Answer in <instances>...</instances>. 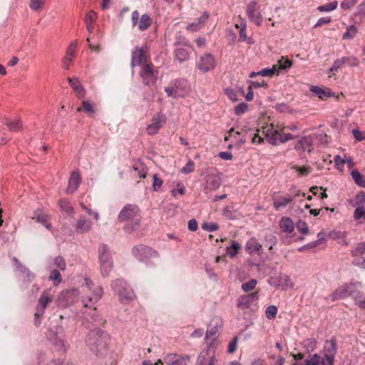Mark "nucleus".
<instances>
[{
    "mask_svg": "<svg viewBox=\"0 0 365 365\" xmlns=\"http://www.w3.org/2000/svg\"><path fill=\"white\" fill-rule=\"evenodd\" d=\"M324 354L309 355L303 362H295L292 365H334V357L337 351L335 339L326 341L324 347Z\"/></svg>",
    "mask_w": 365,
    "mask_h": 365,
    "instance_id": "obj_1",
    "label": "nucleus"
},
{
    "mask_svg": "<svg viewBox=\"0 0 365 365\" xmlns=\"http://www.w3.org/2000/svg\"><path fill=\"white\" fill-rule=\"evenodd\" d=\"M108 334L99 329L91 330L86 338V346L96 356H103L108 352Z\"/></svg>",
    "mask_w": 365,
    "mask_h": 365,
    "instance_id": "obj_2",
    "label": "nucleus"
},
{
    "mask_svg": "<svg viewBox=\"0 0 365 365\" xmlns=\"http://www.w3.org/2000/svg\"><path fill=\"white\" fill-rule=\"evenodd\" d=\"M118 220L120 222H125V230L127 232H132L140 225V210L133 204L126 205L119 212Z\"/></svg>",
    "mask_w": 365,
    "mask_h": 365,
    "instance_id": "obj_3",
    "label": "nucleus"
},
{
    "mask_svg": "<svg viewBox=\"0 0 365 365\" xmlns=\"http://www.w3.org/2000/svg\"><path fill=\"white\" fill-rule=\"evenodd\" d=\"M351 297L354 299L362 297L361 292L358 289L356 284L346 283L336 289L329 296L331 302Z\"/></svg>",
    "mask_w": 365,
    "mask_h": 365,
    "instance_id": "obj_4",
    "label": "nucleus"
},
{
    "mask_svg": "<svg viewBox=\"0 0 365 365\" xmlns=\"http://www.w3.org/2000/svg\"><path fill=\"white\" fill-rule=\"evenodd\" d=\"M83 287L86 293V296L83 299V305L85 307H92L101 298L102 288L93 287V282L88 279H86V284Z\"/></svg>",
    "mask_w": 365,
    "mask_h": 365,
    "instance_id": "obj_5",
    "label": "nucleus"
},
{
    "mask_svg": "<svg viewBox=\"0 0 365 365\" xmlns=\"http://www.w3.org/2000/svg\"><path fill=\"white\" fill-rule=\"evenodd\" d=\"M98 258L101 274L106 277L109 275L113 267V262L108 246L101 244L98 248Z\"/></svg>",
    "mask_w": 365,
    "mask_h": 365,
    "instance_id": "obj_6",
    "label": "nucleus"
},
{
    "mask_svg": "<svg viewBox=\"0 0 365 365\" xmlns=\"http://www.w3.org/2000/svg\"><path fill=\"white\" fill-rule=\"evenodd\" d=\"M112 289L118 294L121 302L127 303L135 297L133 289L122 279H117L111 283Z\"/></svg>",
    "mask_w": 365,
    "mask_h": 365,
    "instance_id": "obj_7",
    "label": "nucleus"
},
{
    "mask_svg": "<svg viewBox=\"0 0 365 365\" xmlns=\"http://www.w3.org/2000/svg\"><path fill=\"white\" fill-rule=\"evenodd\" d=\"M263 133L265 134L266 140L273 145L284 143L294 138V136L291 133H285L283 131L274 130L273 128H267Z\"/></svg>",
    "mask_w": 365,
    "mask_h": 365,
    "instance_id": "obj_8",
    "label": "nucleus"
},
{
    "mask_svg": "<svg viewBox=\"0 0 365 365\" xmlns=\"http://www.w3.org/2000/svg\"><path fill=\"white\" fill-rule=\"evenodd\" d=\"M132 253L135 258L145 263L152 258L158 257V253L155 250L143 245L135 246L132 249Z\"/></svg>",
    "mask_w": 365,
    "mask_h": 365,
    "instance_id": "obj_9",
    "label": "nucleus"
},
{
    "mask_svg": "<svg viewBox=\"0 0 365 365\" xmlns=\"http://www.w3.org/2000/svg\"><path fill=\"white\" fill-rule=\"evenodd\" d=\"M246 14L249 20L259 26L263 21V16L260 7L255 1H251L246 7Z\"/></svg>",
    "mask_w": 365,
    "mask_h": 365,
    "instance_id": "obj_10",
    "label": "nucleus"
},
{
    "mask_svg": "<svg viewBox=\"0 0 365 365\" xmlns=\"http://www.w3.org/2000/svg\"><path fill=\"white\" fill-rule=\"evenodd\" d=\"M258 300L259 292H254L240 297L237 299V305L241 309H250L255 310L257 307Z\"/></svg>",
    "mask_w": 365,
    "mask_h": 365,
    "instance_id": "obj_11",
    "label": "nucleus"
},
{
    "mask_svg": "<svg viewBox=\"0 0 365 365\" xmlns=\"http://www.w3.org/2000/svg\"><path fill=\"white\" fill-rule=\"evenodd\" d=\"M140 76L145 86L154 85L158 79V71L154 69L152 63L143 66Z\"/></svg>",
    "mask_w": 365,
    "mask_h": 365,
    "instance_id": "obj_12",
    "label": "nucleus"
},
{
    "mask_svg": "<svg viewBox=\"0 0 365 365\" xmlns=\"http://www.w3.org/2000/svg\"><path fill=\"white\" fill-rule=\"evenodd\" d=\"M53 299V295L51 294L50 289L44 290L38 300V304L36 307V312L35 313V316L36 318H39L43 316V312L47 307L48 304L51 303Z\"/></svg>",
    "mask_w": 365,
    "mask_h": 365,
    "instance_id": "obj_13",
    "label": "nucleus"
},
{
    "mask_svg": "<svg viewBox=\"0 0 365 365\" xmlns=\"http://www.w3.org/2000/svg\"><path fill=\"white\" fill-rule=\"evenodd\" d=\"M151 123L147 126V132L149 135H155L163 126L166 122V117L161 113L155 114Z\"/></svg>",
    "mask_w": 365,
    "mask_h": 365,
    "instance_id": "obj_14",
    "label": "nucleus"
},
{
    "mask_svg": "<svg viewBox=\"0 0 365 365\" xmlns=\"http://www.w3.org/2000/svg\"><path fill=\"white\" fill-rule=\"evenodd\" d=\"M215 351L209 348L200 352L195 365H217Z\"/></svg>",
    "mask_w": 365,
    "mask_h": 365,
    "instance_id": "obj_15",
    "label": "nucleus"
},
{
    "mask_svg": "<svg viewBox=\"0 0 365 365\" xmlns=\"http://www.w3.org/2000/svg\"><path fill=\"white\" fill-rule=\"evenodd\" d=\"M147 47H136L132 53L131 66L133 67L141 65L143 62L147 61Z\"/></svg>",
    "mask_w": 365,
    "mask_h": 365,
    "instance_id": "obj_16",
    "label": "nucleus"
},
{
    "mask_svg": "<svg viewBox=\"0 0 365 365\" xmlns=\"http://www.w3.org/2000/svg\"><path fill=\"white\" fill-rule=\"evenodd\" d=\"M215 66V61L213 56L210 53H205L201 56L197 63L198 68L203 73L213 69Z\"/></svg>",
    "mask_w": 365,
    "mask_h": 365,
    "instance_id": "obj_17",
    "label": "nucleus"
},
{
    "mask_svg": "<svg viewBox=\"0 0 365 365\" xmlns=\"http://www.w3.org/2000/svg\"><path fill=\"white\" fill-rule=\"evenodd\" d=\"M12 261L16 267V270L24 277L25 281L30 282L34 279L35 274L32 273L26 266L22 264L16 257H14L12 258Z\"/></svg>",
    "mask_w": 365,
    "mask_h": 365,
    "instance_id": "obj_18",
    "label": "nucleus"
},
{
    "mask_svg": "<svg viewBox=\"0 0 365 365\" xmlns=\"http://www.w3.org/2000/svg\"><path fill=\"white\" fill-rule=\"evenodd\" d=\"M68 81L73 89L76 97L80 100L84 99L86 96V90L82 86L79 79L76 77L68 78Z\"/></svg>",
    "mask_w": 365,
    "mask_h": 365,
    "instance_id": "obj_19",
    "label": "nucleus"
},
{
    "mask_svg": "<svg viewBox=\"0 0 365 365\" xmlns=\"http://www.w3.org/2000/svg\"><path fill=\"white\" fill-rule=\"evenodd\" d=\"M77 43L76 41H73L67 48L66 55L65 58L62 60V67L68 70L69 68L71 62L73 61L76 51Z\"/></svg>",
    "mask_w": 365,
    "mask_h": 365,
    "instance_id": "obj_20",
    "label": "nucleus"
},
{
    "mask_svg": "<svg viewBox=\"0 0 365 365\" xmlns=\"http://www.w3.org/2000/svg\"><path fill=\"white\" fill-rule=\"evenodd\" d=\"M295 149L299 153L305 151L310 153L312 149V138L310 136L301 138L295 145Z\"/></svg>",
    "mask_w": 365,
    "mask_h": 365,
    "instance_id": "obj_21",
    "label": "nucleus"
},
{
    "mask_svg": "<svg viewBox=\"0 0 365 365\" xmlns=\"http://www.w3.org/2000/svg\"><path fill=\"white\" fill-rule=\"evenodd\" d=\"M81 182V175L78 172H73L68 180V185L66 189V193H73L79 187Z\"/></svg>",
    "mask_w": 365,
    "mask_h": 365,
    "instance_id": "obj_22",
    "label": "nucleus"
},
{
    "mask_svg": "<svg viewBox=\"0 0 365 365\" xmlns=\"http://www.w3.org/2000/svg\"><path fill=\"white\" fill-rule=\"evenodd\" d=\"M172 85L174 86L176 92L180 93V97H183L189 92V86L186 80H175Z\"/></svg>",
    "mask_w": 365,
    "mask_h": 365,
    "instance_id": "obj_23",
    "label": "nucleus"
},
{
    "mask_svg": "<svg viewBox=\"0 0 365 365\" xmlns=\"http://www.w3.org/2000/svg\"><path fill=\"white\" fill-rule=\"evenodd\" d=\"M310 91L321 99H324L334 96L331 89L328 88H321L317 86H312L310 88Z\"/></svg>",
    "mask_w": 365,
    "mask_h": 365,
    "instance_id": "obj_24",
    "label": "nucleus"
},
{
    "mask_svg": "<svg viewBox=\"0 0 365 365\" xmlns=\"http://www.w3.org/2000/svg\"><path fill=\"white\" fill-rule=\"evenodd\" d=\"M293 200L294 196L290 195L279 197L274 200L273 207L278 210L282 207H287L289 203L292 202Z\"/></svg>",
    "mask_w": 365,
    "mask_h": 365,
    "instance_id": "obj_25",
    "label": "nucleus"
},
{
    "mask_svg": "<svg viewBox=\"0 0 365 365\" xmlns=\"http://www.w3.org/2000/svg\"><path fill=\"white\" fill-rule=\"evenodd\" d=\"M245 250L249 254L260 253L262 245L255 238H251L245 245Z\"/></svg>",
    "mask_w": 365,
    "mask_h": 365,
    "instance_id": "obj_26",
    "label": "nucleus"
},
{
    "mask_svg": "<svg viewBox=\"0 0 365 365\" xmlns=\"http://www.w3.org/2000/svg\"><path fill=\"white\" fill-rule=\"evenodd\" d=\"M92 222L84 217L79 218L76 224V230L81 233L86 232L91 229Z\"/></svg>",
    "mask_w": 365,
    "mask_h": 365,
    "instance_id": "obj_27",
    "label": "nucleus"
},
{
    "mask_svg": "<svg viewBox=\"0 0 365 365\" xmlns=\"http://www.w3.org/2000/svg\"><path fill=\"white\" fill-rule=\"evenodd\" d=\"M33 219H36L38 222L42 224L46 229L51 230V225L48 222L49 217L46 214L37 210L34 212Z\"/></svg>",
    "mask_w": 365,
    "mask_h": 365,
    "instance_id": "obj_28",
    "label": "nucleus"
},
{
    "mask_svg": "<svg viewBox=\"0 0 365 365\" xmlns=\"http://www.w3.org/2000/svg\"><path fill=\"white\" fill-rule=\"evenodd\" d=\"M220 328L221 324H209L206 333V338L210 339L211 340H215V339H217L219 335Z\"/></svg>",
    "mask_w": 365,
    "mask_h": 365,
    "instance_id": "obj_29",
    "label": "nucleus"
},
{
    "mask_svg": "<svg viewBox=\"0 0 365 365\" xmlns=\"http://www.w3.org/2000/svg\"><path fill=\"white\" fill-rule=\"evenodd\" d=\"M279 227L284 232L291 233L294 229V223L289 217H283L279 222Z\"/></svg>",
    "mask_w": 365,
    "mask_h": 365,
    "instance_id": "obj_30",
    "label": "nucleus"
},
{
    "mask_svg": "<svg viewBox=\"0 0 365 365\" xmlns=\"http://www.w3.org/2000/svg\"><path fill=\"white\" fill-rule=\"evenodd\" d=\"M134 171V175L138 176L140 178H145L147 174V168L141 162H135L133 166Z\"/></svg>",
    "mask_w": 365,
    "mask_h": 365,
    "instance_id": "obj_31",
    "label": "nucleus"
},
{
    "mask_svg": "<svg viewBox=\"0 0 365 365\" xmlns=\"http://www.w3.org/2000/svg\"><path fill=\"white\" fill-rule=\"evenodd\" d=\"M78 112L84 111L88 115L91 116L95 113L94 105L88 101L83 99L81 106L77 108Z\"/></svg>",
    "mask_w": 365,
    "mask_h": 365,
    "instance_id": "obj_32",
    "label": "nucleus"
},
{
    "mask_svg": "<svg viewBox=\"0 0 365 365\" xmlns=\"http://www.w3.org/2000/svg\"><path fill=\"white\" fill-rule=\"evenodd\" d=\"M152 19L148 14H143L140 16L139 22H138V27L140 31H145L151 25Z\"/></svg>",
    "mask_w": 365,
    "mask_h": 365,
    "instance_id": "obj_33",
    "label": "nucleus"
},
{
    "mask_svg": "<svg viewBox=\"0 0 365 365\" xmlns=\"http://www.w3.org/2000/svg\"><path fill=\"white\" fill-rule=\"evenodd\" d=\"M97 15L93 11H88L85 17V22L86 24V28L88 31L91 33L93 30V23L96 19Z\"/></svg>",
    "mask_w": 365,
    "mask_h": 365,
    "instance_id": "obj_34",
    "label": "nucleus"
},
{
    "mask_svg": "<svg viewBox=\"0 0 365 365\" xmlns=\"http://www.w3.org/2000/svg\"><path fill=\"white\" fill-rule=\"evenodd\" d=\"M175 57L179 62H184L189 58V51L184 47H179L175 51Z\"/></svg>",
    "mask_w": 365,
    "mask_h": 365,
    "instance_id": "obj_35",
    "label": "nucleus"
},
{
    "mask_svg": "<svg viewBox=\"0 0 365 365\" xmlns=\"http://www.w3.org/2000/svg\"><path fill=\"white\" fill-rule=\"evenodd\" d=\"M240 248L241 245L239 242L232 241L231 245L227 247V255L233 258L237 255Z\"/></svg>",
    "mask_w": 365,
    "mask_h": 365,
    "instance_id": "obj_36",
    "label": "nucleus"
},
{
    "mask_svg": "<svg viewBox=\"0 0 365 365\" xmlns=\"http://www.w3.org/2000/svg\"><path fill=\"white\" fill-rule=\"evenodd\" d=\"M351 175L356 185L361 187H365V178L358 170H352Z\"/></svg>",
    "mask_w": 365,
    "mask_h": 365,
    "instance_id": "obj_37",
    "label": "nucleus"
},
{
    "mask_svg": "<svg viewBox=\"0 0 365 365\" xmlns=\"http://www.w3.org/2000/svg\"><path fill=\"white\" fill-rule=\"evenodd\" d=\"M86 41L92 51L95 52H99L101 51V42L98 37L96 38V39L95 36L92 38L88 37Z\"/></svg>",
    "mask_w": 365,
    "mask_h": 365,
    "instance_id": "obj_38",
    "label": "nucleus"
},
{
    "mask_svg": "<svg viewBox=\"0 0 365 365\" xmlns=\"http://www.w3.org/2000/svg\"><path fill=\"white\" fill-rule=\"evenodd\" d=\"M207 187L210 190H216L220 186L221 182L218 177L209 176L206 180Z\"/></svg>",
    "mask_w": 365,
    "mask_h": 365,
    "instance_id": "obj_39",
    "label": "nucleus"
},
{
    "mask_svg": "<svg viewBox=\"0 0 365 365\" xmlns=\"http://www.w3.org/2000/svg\"><path fill=\"white\" fill-rule=\"evenodd\" d=\"M5 124L7 125L9 130L13 132H18L22 129V123L19 120L16 121L6 120Z\"/></svg>",
    "mask_w": 365,
    "mask_h": 365,
    "instance_id": "obj_40",
    "label": "nucleus"
},
{
    "mask_svg": "<svg viewBox=\"0 0 365 365\" xmlns=\"http://www.w3.org/2000/svg\"><path fill=\"white\" fill-rule=\"evenodd\" d=\"M337 6L338 2L336 1H334L331 3L319 6L317 7V10L321 12H329L335 10L337 8Z\"/></svg>",
    "mask_w": 365,
    "mask_h": 365,
    "instance_id": "obj_41",
    "label": "nucleus"
},
{
    "mask_svg": "<svg viewBox=\"0 0 365 365\" xmlns=\"http://www.w3.org/2000/svg\"><path fill=\"white\" fill-rule=\"evenodd\" d=\"M358 32L357 28L354 26H349L347 27L346 32L343 34V39H353Z\"/></svg>",
    "mask_w": 365,
    "mask_h": 365,
    "instance_id": "obj_42",
    "label": "nucleus"
},
{
    "mask_svg": "<svg viewBox=\"0 0 365 365\" xmlns=\"http://www.w3.org/2000/svg\"><path fill=\"white\" fill-rule=\"evenodd\" d=\"M353 257H356L365 254V242L358 243L356 247L351 250Z\"/></svg>",
    "mask_w": 365,
    "mask_h": 365,
    "instance_id": "obj_43",
    "label": "nucleus"
},
{
    "mask_svg": "<svg viewBox=\"0 0 365 365\" xmlns=\"http://www.w3.org/2000/svg\"><path fill=\"white\" fill-rule=\"evenodd\" d=\"M257 284V280L252 279L247 282L242 283L241 288L245 292H248L250 291L253 290L255 288Z\"/></svg>",
    "mask_w": 365,
    "mask_h": 365,
    "instance_id": "obj_44",
    "label": "nucleus"
},
{
    "mask_svg": "<svg viewBox=\"0 0 365 365\" xmlns=\"http://www.w3.org/2000/svg\"><path fill=\"white\" fill-rule=\"evenodd\" d=\"M48 279L50 280H53L54 282L55 285L59 284L62 281L61 274L60 272L57 269H53L51 272Z\"/></svg>",
    "mask_w": 365,
    "mask_h": 365,
    "instance_id": "obj_45",
    "label": "nucleus"
},
{
    "mask_svg": "<svg viewBox=\"0 0 365 365\" xmlns=\"http://www.w3.org/2000/svg\"><path fill=\"white\" fill-rule=\"evenodd\" d=\"M292 64V61L289 60V59H285L284 57H282L281 59H279L278 61H277V71L278 70H283V69H287V68H289L291 67Z\"/></svg>",
    "mask_w": 365,
    "mask_h": 365,
    "instance_id": "obj_46",
    "label": "nucleus"
},
{
    "mask_svg": "<svg viewBox=\"0 0 365 365\" xmlns=\"http://www.w3.org/2000/svg\"><path fill=\"white\" fill-rule=\"evenodd\" d=\"M277 313V307L275 305H269L265 310V315L268 319H272L276 317Z\"/></svg>",
    "mask_w": 365,
    "mask_h": 365,
    "instance_id": "obj_47",
    "label": "nucleus"
},
{
    "mask_svg": "<svg viewBox=\"0 0 365 365\" xmlns=\"http://www.w3.org/2000/svg\"><path fill=\"white\" fill-rule=\"evenodd\" d=\"M365 204V192H360L356 195L354 206L356 207H364Z\"/></svg>",
    "mask_w": 365,
    "mask_h": 365,
    "instance_id": "obj_48",
    "label": "nucleus"
},
{
    "mask_svg": "<svg viewBox=\"0 0 365 365\" xmlns=\"http://www.w3.org/2000/svg\"><path fill=\"white\" fill-rule=\"evenodd\" d=\"M179 357L175 354H168L163 358V361L168 365H174Z\"/></svg>",
    "mask_w": 365,
    "mask_h": 365,
    "instance_id": "obj_49",
    "label": "nucleus"
},
{
    "mask_svg": "<svg viewBox=\"0 0 365 365\" xmlns=\"http://www.w3.org/2000/svg\"><path fill=\"white\" fill-rule=\"evenodd\" d=\"M59 206L62 211L66 212V213H71L73 212V208L70 205V203L66 200H61L59 201Z\"/></svg>",
    "mask_w": 365,
    "mask_h": 365,
    "instance_id": "obj_50",
    "label": "nucleus"
},
{
    "mask_svg": "<svg viewBox=\"0 0 365 365\" xmlns=\"http://www.w3.org/2000/svg\"><path fill=\"white\" fill-rule=\"evenodd\" d=\"M276 72H277V66L274 65L272 68H264L259 71V73L262 76H272Z\"/></svg>",
    "mask_w": 365,
    "mask_h": 365,
    "instance_id": "obj_51",
    "label": "nucleus"
},
{
    "mask_svg": "<svg viewBox=\"0 0 365 365\" xmlns=\"http://www.w3.org/2000/svg\"><path fill=\"white\" fill-rule=\"evenodd\" d=\"M297 228L299 230V232L302 235H306L308 233L309 228L305 221L299 220L297 223Z\"/></svg>",
    "mask_w": 365,
    "mask_h": 365,
    "instance_id": "obj_52",
    "label": "nucleus"
},
{
    "mask_svg": "<svg viewBox=\"0 0 365 365\" xmlns=\"http://www.w3.org/2000/svg\"><path fill=\"white\" fill-rule=\"evenodd\" d=\"M195 163L190 159L187 164L181 169V173L184 174H188L192 173L194 170Z\"/></svg>",
    "mask_w": 365,
    "mask_h": 365,
    "instance_id": "obj_53",
    "label": "nucleus"
},
{
    "mask_svg": "<svg viewBox=\"0 0 365 365\" xmlns=\"http://www.w3.org/2000/svg\"><path fill=\"white\" fill-rule=\"evenodd\" d=\"M237 344H238V337L235 336L228 344L227 352L229 354H233L237 350Z\"/></svg>",
    "mask_w": 365,
    "mask_h": 365,
    "instance_id": "obj_54",
    "label": "nucleus"
},
{
    "mask_svg": "<svg viewBox=\"0 0 365 365\" xmlns=\"http://www.w3.org/2000/svg\"><path fill=\"white\" fill-rule=\"evenodd\" d=\"M292 168L297 171L300 175H307L312 170L309 166L299 167L294 165Z\"/></svg>",
    "mask_w": 365,
    "mask_h": 365,
    "instance_id": "obj_55",
    "label": "nucleus"
},
{
    "mask_svg": "<svg viewBox=\"0 0 365 365\" xmlns=\"http://www.w3.org/2000/svg\"><path fill=\"white\" fill-rule=\"evenodd\" d=\"M165 91L169 97L175 98L180 97V93H178V92H176V91L175 90V88L173 85H171L170 86L166 87L165 88Z\"/></svg>",
    "mask_w": 365,
    "mask_h": 365,
    "instance_id": "obj_56",
    "label": "nucleus"
},
{
    "mask_svg": "<svg viewBox=\"0 0 365 365\" xmlns=\"http://www.w3.org/2000/svg\"><path fill=\"white\" fill-rule=\"evenodd\" d=\"M202 228L207 232H214L219 228V225L215 222L204 223Z\"/></svg>",
    "mask_w": 365,
    "mask_h": 365,
    "instance_id": "obj_57",
    "label": "nucleus"
},
{
    "mask_svg": "<svg viewBox=\"0 0 365 365\" xmlns=\"http://www.w3.org/2000/svg\"><path fill=\"white\" fill-rule=\"evenodd\" d=\"M344 58L343 57L341 58H338L336 60L334 61L332 66L330 68V72H335L339 68H340L341 67H342L344 65Z\"/></svg>",
    "mask_w": 365,
    "mask_h": 365,
    "instance_id": "obj_58",
    "label": "nucleus"
},
{
    "mask_svg": "<svg viewBox=\"0 0 365 365\" xmlns=\"http://www.w3.org/2000/svg\"><path fill=\"white\" fill-rule=\"evenodd\" d=\"M247 108L248 106L247 103H241L235 107V112L237 115H240L245 113L247 110Z\"/></svg>",
    "mask_w": 365,
    "mask_h": 365,
    "instance_id": "obj_59",
    "label": "nucleus"
},
{
    "mask_svg": "<svg viewBox=\"0 0 365 365\" xmlns=\"http://www.w3.org/2000/svg\"><path fill=\"white\" fill-rule=\"evenodd\" d=\"M54 263L61 270L63 271L66 269V264L64 259L62 257L58 256L55 257Z\"/></svg>",
    "mask_w": 365,
    "mask_h": 365,
    "instance_id": "obj_60",
    "label": "nucleus"
},
{
    "mask_svg": "<svg viewBox=\"0 0 365 365\" xmlns=\"http://www.w3.org/2000/svg\"><path fill=\"white\" fill-rule=\"evenodd\" d=\"M354 218L355 220H359L361 218L365 219V210L364 207H356L354 212Z\"/></svg>",
    "mask_w": 365,
    "mask_h": 365,
    "instance_id": "obj_61",
    "label": "nucleus"
},
{
    "mask_svg": "<svg viewBox=\"0 0 365 365\" xmlns=\"http://www.w3.org/2000/svg\"><path fill=\"white\" fill-rule=\"evenodd\" d=\"M358 0H344L341 3V9L346 10L353 7L357 2Z\"/></svg>",
    "mask_w": 365,
    "mask_h": 365,
    "instance_id": "obj_62",
    "label": "nucleus"
},
{
    "mask_svg": "<svg viewBox=\"0 0 365 365\" xmlns=\"http://www.w3.org/2000/svg\"><path fill=\"white\" fill-rule=\"evenodd\" d=\"M163 180L157 176V175H153V190L154 191L158 190L162 186Z\"/></svg>",
    "mask_w": 365,
    "mask_h": 365,
    "instance_id": "obj_63",
    "label": "nucleus"
},
{
    "mask_svg": "<svg viewBox=\"0 0 365 365\" xmlns=\"http://www.w3.org/2000/svg\"><path fill=\"white\" fill-rule=\"evenodd\" d=\"M43 4V0H31L30 7L35 11L39 10Z\"/></svg>",
    "mask_w": 365,
    "mask_h": 365,
    "instance_id": "obj_64",
    "label": "nucleus"
}]
</instances>
